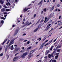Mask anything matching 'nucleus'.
Listing matches in <instances>:
<instances>
[{"label": "nucleus", "instance_id": "f257e3e1", "mask_svg": "<svg viewBox=\"0 0 62 62\" xmlns=\"http://www.w3.org/2000/svg\"><path fill=\"white\" fill-rule=\"evenodd\" d=\"M34 51H35V50H33L31 51L30 52V53L29 54L28 57H29L28 58H29V59H30V57H31V56H33V55L32 54V55H31V54H33V52H34Z\"/></svg>", "mask_w": 62, "mask_h": 62}, {"label": "nucleus", "instance_id": "f03ea898", "mask_svg": "<svg viewBox=\"0 0 62 62\" xmlns=\"http://www.w3.org/2000/svg\"><path fill=\"white\" fill-rule=\"evenodd\" d=\"M27 53H24L21 56V57L22 58H24V57L27 55Z\"/></svg>", "mask_w": 62, "mask_h": 62}, {"label": "nucleus", "instance_id": "7ed1b4c3", "mask_svg": "<svg viewBox=\"0 0 62 62\" xmlns=\"http://www.w3.org/2000/svg\"><path fill=\"white\" fill-rule=\"evenodd\" d=\"M14 41V40H12L11 41V42L8 45V47H9V46H10L11 45H12V44H13Z\"/></svg>", "mask_w": 62, "mask_h": 62}, {"label": "nucleus", "instance_id": "20e7f679", "mask_svg": "<svg viewBox=\"0 0 62 62\" xmlns=\"http://www.w3.org/2000/svg\"><path fill=\"white\" fill-rule=\"evenodd\" d=\"M54 50H55L51 54V56L52 57H54V56L53 55H54V54H55V53L56 52V51H55V49H54Z\"/></svg>", "mask_w": 62, "mask_h": 62}, {"label": "nucleus", "instance_id": "39448f33", "mask_svg": "<svg viewBox=\"0 0 62 62\" xmlns=\"http://www.w3.org/2000/svg\"><path fill=\"white\" fill-rule=\"evenodd\" d=\"M31 24V23H29V22H27L25 24V25L27 26L29 25H30V24Z\"/></svg>", "mask_w": 62, "mask_h": 62}, {"label": "nucleus", "instance_id": "423d86ee", "mask_svg": "<svg viewBox=\"0 0 62 62\" xmlns=\"http://www.w3.org/2000/svg\"><path fill=\"white\" fill-rule=\"evenodd\" d=\"M15 49L16 51H18V50L20 51V50H21V48L15 47Z\"/></svg>", "mask_w": 62, "mask_h": 62}, {"label": "nucleus", "instance_id": "0eeeda50", "mask_svg": "<svg viewBox=\"0 0 62 62\" xmlns=\"http://www.w3.org/2000/svg\"><path fill=\"white\" fill-rule=\"evenodd\" d=\"M49 18H47L46 17L45 18L44 22L46 23L48 21H49Z\"/></svg>", "mask_w": 62, "mask_h": 62}, {"label": "nucleus", "instance_id": "6e6552de", "mask_svg": "<svg viewBox=\"0 0 62 62\" xmlns=\"http://www.w3.org/2000/svg\"><path fill=\"white\" fill-rule=\"evenodd\" d=\"M50 25H51V24H48V25H47V29H48L49 28H50L51 27V26H50ZM50 26V27H49Z\"/></svg>", "mask_w": 62, "mask_h": 62}, {"label": "nucleus", "instance_id": "1a4fd4ad", "mask_svg": "<svg viewBox=\"0 0 62 62\" xmlns=\"http://www.w3.org/2000/svg\"><path fill=\"white\" fill-rule=\"evenodd\" d=\"M30 8H28L27 9L26 8H25V9H24L23 10L24 11H27L28 10V9H29Z\"/></svg>", "mask_w": 62, "mask_h": 62}, {"label": "nucleus", "instance_id": "9d476101", "mask_svg": "<svg viewBox=\"0 0 62 62\" xmlns=\"http://www.w3.org/2000/svg\"><path fill=\"white\" fill-rule=\"evenodd\" d=\"M4 0H0V3L1 4H3V3H4Z\"/></svg>", "mask_w": 62, "mask_h": 62}, {"label": "nucleus", "instance_id": "9b49d317", "mask_svg": "<svg viewBox=\"0 0 62 62\" xmlns=\"http://www.w3.org/2000/svg\"><path fill=\"white\" fill-rule=\"evenodd\" d=\"M17 58H18L17 57H16L15 58H14L13 60V61H15V60H16V59H17Z\"/></svg>", "mask_w": 62, "mask_h": 62}, {"label": "nucleus", "instance_id": "f8f14e48", "mask_svg": "<svg viewBox=\"0 0 62 62\" xmlns=\"http://www.w3.org/2000/svg\"><path fill=\"white\" fill-rule=\"evenodd\" d=\"M8 45H7L6 46V48H5V51L6 52V51L8 50Z\"/></svg>", "mask_w": 62, "mask_h": 62}, {"label": "nucleus", "instance_id": "ddd939ff", "mask_svg": "<svg viewBox=\"0 0 62 62\" xmlns=\"http://www.w3.org/2000/svg\"><path fill=\"white\" fill-rule=\"evenodd\" d=\"M48 56L49 58H51V54H49L48 55Z\"/></svg>", "mask_w": 62, "mask_h": 62}, {"label": "nucleus", "instance_id": "4468645a", "mask_svg": "<svg viewBox=\"0 0 62 62\" xmlns=\"http://www.w3.org/2000/svg\"><path fill=\"white\" fill-rule=\"evenodd\" d=\"M1 11L2 12H4V11H5V9L4 8L2 9H1Z\"/></svg>", "mask_w": 62, "mask_h": 62}, {"label": "nucleus", "instance_id": "2eb2a0df", "mask_svg": "<svg viewBox=\"0 0 62 62\" xmlns=\"http://www.w3.org/2000/svg\"><path fill=\"white\" fill-rule=\"evenodd\" d=\"M10 3H9V2H7L6 4V5H7L8 6V5H9V6H10Z\"/></svg>", "mask_w": 62, "mask_h": 62}, {"label": "nucleus", "instance_id": "dca6fc26", "mask_svg": "<svg viewBox=\"0 0 62 62\" xmlns=\"http://www.w3.org/2000/svg\"><path fill=\"white\" fill-rule=\"evenodd\" d=\"M14 49V47H13V45L11 46V50H13Z\"/></svg>", "mask_w": 62, "mask_h": 62}, {"label": "nucleus", "instance_id": "f3484780", "mask_svg": "<svg viewBox=\"0 0 62 62\" xmlns=\"http://www.w3.org/2000/svg\"><path fill=\"white\" fill-rule=\"evenodd\" d=\"M7 41V39H6L4 41V42H3V43H2V45H3L6 42V41Z\"/></svg>", "mask_w": 62, "mask_h": 62}, {"label": "nucleus", "instance_id": "a211bd4d", "mask_svg": "<svg viewBox=\"0 0 62 62\" xmlns=\"http://www.w3.org/2000/svg\"><path fill=\"white\" fill-rule=\"evenodd\" d=\"M43 2V0H41V1H40V2L38 4V5H40V4H42V2Z\"/></svg>", "mask_w": 62, "mask_h": 62}, {"label": "nucleus", "instance_id": "6ab92c4d", "mask_svg": "<svg viewBox=\"0 0 62 62\" xmlns=\"http://www.w3.org/2000/svg\"><path fill=\"white\" fill-rule=\"evenodd\" d=\"M49 54V51H47L46 52V54L45 55H47L48 54Z\"/></svg>", "mask_w": 62, "mask_h": 62}, {"label": "nucleus", "instance_id": "aec40b11", "mask_svg": "<svg viewBox=\"0 0 62 62\" xmlns=\"http://www.w3.org/2000/svg\"><path fill=\"white\" fill-rule=\"evenodd\" d=\"M53 39H52L51 40V41H50L49 42V44H50L51 43V42H52L53 41Z\"/></svg>", "mask_w": 62, "mask_h": 62}, {"label": "nucleus", "instance_id": "412c9836", "mask_svg": "<svg viewBox=\"0 0 62 62\" xmlns=\"http://www.w3.org/2000/svg\"><path fill=\"white\" fill-rule=\"evenodd\" d=\"M60 47H61V46H58L56 47V49H58V48H60Z\"/></svg>", "mask_w": 62, "mask_h": 62}, {"label": "nucleus", "instance_id": "4be33fe9", "mask_svg": "<svg viewBox=\"0 0 62 62\" xmlns=\"http://www.w3.org/2000/svg\"><path fill=\"white\" fill-rule=\"evenodd\" d=\"M54 6L51 8V10H53L54 9Z\"/></svg>", "mask_w": 62, "mask_h": 62}, {"label": "nucleus", "instance_id": "5701e85b", "mask_svg": "<svg viewBox=\"0 0 62 62\" xmlns=\"http://www.w3.org/2000/svg\"><path fill=\"white\" fill-rule=\"evenodd\" d=\"M38 29H39L38 28L36 29L35 30H34V32H37V31L38 30Z\"/></svg>", "mask_w": 62, "mask_h": 62}, {"label": "nucleus", "instance_id": "b1692460", "mask_svg": "<svg viewBox=\"0 0 62 62\" xmlns=\"http://www.w3.org/2000/svg\"><path fill=\"white\" fill-rule=\"evenodd\" d=\"M31 48H32V46H30L28 47V48L27 49V50H28V49H31Z\"/></svg>", "mask_w": 62, "mask_h": 62}, {"label": "nucleus", "instance_id": "393cba45", "mask_svg": "<svg viewBox=\"0 0 62 62\" xmlns=\"http://www.w3.org/2000/svg\"><path fill=\"white\" fill-rule=\"evenodd\" d=\"M60 50H61V49H58L57 50V52H58V53H59V52H60Z\"/></svg>", "mask_w": 62, "mask_h": 62}, {"label": "nucleus", "instance_id": "a878e982", "mask_svg": "<svg viewBox=\"0 0 62 62\" xmlns=\"http://www.w3.org/2000/svg\"><path fill=\"white\" fill-rule=\"evenodd\" d=\"M56 61L55 60H52V62H56Z\"/></svg>", "mask_w": 62, "mask_h": 62}, {"label": "nucleus", "instance_id": "bb28decb", "mask_svg": "<svg viewBox=\"0 0 62 62\" xmlns=\"http://www.w3.org/2000/svg\"><path fill=\"white\" fill-rule=\"evenodd\" d=\"M0 19L2 20H5V18L4 17H0Z\"/></svg>", "mask_w": 62, "mask_h": 62}, {"label": "nucleus", "instance_id": "cd10ccee", "mask_svg": "<svg viewBox=\"0 0 62 62\" xmlns=\"http://www.w3.org/2000/svg\"><path fill=\"white\" fill-rule=\"evenodd\" d=\"M6 11H10V9H6Z\"/></svg>", "mask_w": 62, "mask_h": 62}, {"label": "nucleus", "instance_id": "c85d7f7f", "mask_svg": "<svg viewBox=\"0 0 62 62\" xmlns=\"http://www.w3.org/2000/svg\"><path fill=\"white\" fill-rule=\"evenodd\" d=\"M17 32H16V33H15V34H14V36H15L16 35H17Z\"/></svg>", "mask_w": 62, "mask_h": 62}, {"label": "nucleus", "instance_id": "c756f323", "mask_svg": "<svg viewBox=\"0 0 62 62\" xmlns=\"http://www.w3.org/2000/svg\"><path fill=\"white\" fill-rule=\"evenodd\" d=\"M24 52V50H22L21 51H20L19 53H23Z\"/></svg>", "mask_w": 62, "mask_h": 62}, {"label": "nucleus", "instance_id": "7c9ffc66", "mask_svg": "<svg viewBox=\"0 0 62 62\" xmlns=\"http://www.w3.org/2000/svg\"><path fill=\"white\" fill-rule=\"evenodd\" d=\"M42 47H43V46H40V47L39 48V49H41L42 48Z\"/></svg>", "mask_w": 62, "mask_h": 62}, {"label": "nucleus", "instance_id": "2f4dec72", "mask_svg": "<svg viewBox=\"0 0 62 62\" xmlns=\"http://www.w3.org/2000/svg\"><path fill=\"white\" fill-rule=\"evenodd\" d=\"M54 47V46H52L51 47V48H50V50H51V51H52V48H53V47Z\"/></svg>", "mask_w": 62, "mask_h": 62}, {"label": "nucleus", "instance_id": "473e14b6", "mask_svg": "<svg viewBox=\"0 0 62 62\" xmlns=\"http://www.w3.org/2000/svg\"><path fill=\"white\" fill-rule=\"evenodd\" d=\"M3 7H4V8H8L7 7H6V6L5 5H4V6H3Z\"/></svg>", "mask_w": 62, "mask_h": 62}, {"label": "nucleus", "instance_id": "72a5a7b5", "mask_svg": "<svg viewBox=\"0 0 62 62\" xmlns=\"http://www.w3.org/2000/svg\"><path fill=\"white\" fill-rule=\"evenodd\" d=\"M3 54L2 53L0 55V56H3Z\"/></svg>", "mask_w": 62, "mask_h": 62}, {"label": "nucleus", "instance_id": "f704fd0d", "mask_svg": "<svg viewBox=\"0 0 62 62\" xmlns=\"http://www.w3.org/2000/svg\"><path fill=\"white\" fill-rule=\"evenodd\" d=\"M45 59V60H46L47 59V56H46L44 57Z\"/></svg>", "mask_w": 62, "mask_h": 62}, {"label": "nucleus", "instance_id": "c9c22d12", "mask_svg": "<svg viewBox=\"0 0 62 62\" xmlns=\"http://www.w3.org/2000/svg\"><path fill=\"white\" fill-rule=\"evenodd\" d=\"M45 44V43H44L43 44H42L41 46H42L43 47V46Z\"/></svg>", "mask_w": 62, "mask_h": 62}, {"label": "nucleus", "instance_id": "e433bc0d", "mask_svg": "<svg viewBox=\"0 0 62 62\" xmlns=\"http://www.w3.org/2000/svg\"><path fill=\"white\" fill-rule=\"evenodd\" d=\"M9 41H10V40H9L7 43V44H8L9 42Z\"/></svg>", "mask_w": 62, "mask_h": 62}, {"label": "nucleus", "instance_id": "4c0bfd02", "mask_svg": "<svg viewBox=\"0 0 62 62\" xmlns=\"http://www.w3.org/2000/svg\"><path fill=\"white\" fill-rule=\"evenodd\" d=\"M57 57H58V55H57L55 56V59H57Z\"/></svg>", "mask_w": 62, "mask_h": 62}, {"label": "nucleus", "instance_id": "58836bf2", "mask_svg": "<svg viewBox=\"0 0 62 62\" xmlns=\"http://www.w3.org/2000/svg\"><path fill=\"white\" fill-rule=\"evenodd\" d=\"M1 22L2 23H4V21L3 20H2L1 21Z\"/></svg>", "mask_w": 62, "mask_h": 62}, {"label": "nucleus", "instance_id": "ea45409f", "mask_svg": "<svg viewBox=\"0 0 62 62\" xmlns=\"http://www.w3.org/2000/svg\"><path fill=\"white\" fill-rule=\"evenodd\" d=\"M62 24V22H61L60 23H59L58 24V25H60V24H61H61Z\"/></svg>", "mask_w": 62, "mask_h": 62}, {"label": "nucleus", "instance_id": "a19ab883", "mask_svg": "<svg viewBox=\"0 0 62 62\" xmlns=\"http://www.w3.org/2000/svg\"><path fill=\"white\" fill-rule=\"evenodd\" d=\"M39 41H40V40H41V38H40L37 39V40H39Z\"/></svg>", "mask_w": 62, "mask_h": 62}, {"label": "nucleus", "instance_id": "79ce46f5", "mask_svg": "<svg viewBox=\"0 0 62 62\" xmlns=\"http://www.w3.org/2000/svg\"><path fill=\"white\" fill-rule=\"evenodd\" d=\"M29 43H30V41H28L27 42V44H29Z\"/></svg>", "mask_w": 62, "mask_h": 62}, {"label": "nucleus", "instance_id": "37998d69", "mask_svg": "<svg viewBox=\"0 0 62 62\" xmlns=\"http://www.w3.org/2000/svg\"><path fill=\"white\" fill-rule=\"evenodd\" d=\"M44 11H46V9L45 8L44 9Z\"/></svg>", "mask_w": 62, "mask_h": 62}, {"label": "nucleus", "instance_id": "c03bdc74", "mask_svg": "<svg viewBox=\"0 0 62 62\" xmlns=\"http://www.w3.org/2000/svg\"><path fill=\"white\" fill-rule=\"evenodd\" d=\"M49 44V43H47L45 45V46H46V45H48Z\"/></svg>", "mask_w": 62, "mask_h": 62}, {"label": "nucleus", "instance_id": "a18cd8bd", "mask_svg": "<svg viewBox=\"0 0 62 62\" xmlns=\"http://www.w3.org/2000/svg\"><path fill=\"white\" fill-rule=\"evenodd\" d=\"M14 47H18V46H17V45H14Z\"/></svg>", "mask_w": 62, "mask_h": 62}, {"label": "nucleus", "instance_id": "49530a36", "mask_svg": "<svg viewBox=\"0 0 62 62\" xmlns=\"http://www.w3.org/2000/svg\"><path fill=\"white\" fill-rule=\"evenodd\" d=\"M56 39H55L54 40V42H55V41H56Z\"/></svg>", "mask_w": 62, "mask_h": 62}, {"label": "nucleus", "instance_id": "de8ad7c7", "mask_svg": "<svg viewBox=\"0 0 62 62\" xmlns=\"http://www.w3.org/2000/svg\"><path fill=\"white\" fill-rule=\"evenodd\" d=\"M61 16H60L59 18V19H60V18H61Z\"/></svg>", "mask_w": 62, "mask_h": 62}, {"label": "nucleus", "instance_id": "09e8293b", "mask_svg": "<svg viewBox=\"0 0 62 62\" xmlns=\"http://www.w3.org/2000/svg\"><path fill=\"white\" fill-rule=\"evenodd\" d=\"M4 13V14H7V13L4 12V13Z\"/></svg>", "mask_w": 62, "mask_h": 62}, {"label": "nucleus", "instance_id": "8fccbe9b", "mask_svg": "<svg viewBox=\"0 0 62 62\" xmlns=\"http://www.w3.org/2000/svg\"><path fill=\"white\" fill-rule=\"evenodd\" d=\"M22 49H23V50L24 49V47H22Z\"/></svg>", "mask_w": 62, "mask_h": 62}, {"label": "nucleus", "instance_id": "3c124183", "mask_svg": "<svg viewBox=\"0 0 62 62\" xmlns=\"http://www.w3.org/2000/svg\"><path fill=\"white\" fill-rule=\"evenodd\" d=\"M61 22V21H58L57 22L59 23H60V22Z\"/></svg>", "mask_w": 62, "mask_h": 62}, {"label": "nucleus", "instance_id": "603ef678", "mask_svg": "<svg viewBox=\"0 0 62 62\" xmlns=\"http://www.w3.org/2000/svg\"><path fill=\"white\" fill-rule=\"evenodd\" d=\"M60 6V5L59 4H58L57 5V7H59Z\"/></svg>", "mask_w": 62, "mask_h": 62}, {"label": "nucleus", "instance_id": "864d4df0", "mask_svg": "<svg viewBox=\"0 0 62 62\" xmlns=\"http://www.w3.org/2000/svg\"><path fill=\"white\" fill-rule=\"evenodd\" d=\"M7 16V15H5L4 16V17H5V18H6Z\"/></svg>", "mask_w": 62, "mask_h": 62}, {"label": "nucleus", "instance_id": "5fc2aeb1", "mask_svg": "<svg viewBox=\"0 0 62 62\" xmlns=\"http://www.w3.org/2000/svg\"><path fill=\"white\" fill-rule=\"evenodd\" d=\"M19 54V53H18L17 54H15V56H16V55H17V54Z\"/></svg>", "mask_w": 62, "mask_h": 62}, {"label": "nucleus", "instance_id": "6e6d98bb", "mask_svg": "<svg viewBox=\"0 0 62 62\" xmlns=\"http://www.w3.org/2000/svg\"><path fill=\"white\" fill-rule=\"evenodd\" d=\"M55 0H53V2L54 3V2H55Z\"/></svg>", "mask_w": 62, "mask_h": 62}, {"label": "nucleus", "instance_id": "4d7b16f0", "mask_svg": "<svg viewBox=\"0 0 62 62\" xmlns=\"http://www.w3.org/2000/svg\"><path fill=\"white\" fill-rule=\"evenodd\" d=\"M23 36H25L26 35V34L25 33H24L23 34Z\"/></svg>", "mask_w": 62, "mask_h": 62}, {"label": "nucleus", "instance_id": "13d9d810", "mask_svg": "<svg viewBox=\"0 0 62 62\" xmlns=\"http://www.w3.org/2000/svg\"><path fill=\"white\" fill-rule=\"evenodd\" d=\"M55 54H56V55H58L59 54V53H56Z\"/></svg>", "mask_w": 62, "mask_h": 62}, {"label": "nucleus", "instance_id": "bf43d9fd", "mask_svg": "<svg viewBox=\"0 0 62 62\" xmlns=\"http://www.w3.org/2000/svg\"><path fill=\"white\" fill-rule=\"evenodd\" d=\"M16 2H18V0H15Z\"/></svg>", "mask_w": 62, "mask_h": 62}, {"label": "nucleus", "instance_id": "052dcab7", "mask_svg": "<svg viewBox=\"0 0 62 62\" xmlns=\"http://www.w3.org/2000/svg\"><path fill=\"white\" fill-rule=\"evenodd\" d=\"M2 49V47H0V51H1Z\"/></svg>", "mask_w": 62, "mask_h": 62}, {"label": "nucleus", "instance_id": "680f3d73", "mask_svg": "<svg viewBox=\"0 0 62 62\" xmlns=\"http://www.w3.org/2000/svg\"><path fill=\"white\" fill-rule=\"evenodd\" d=\"M43 19H42L41 21L40 22L41 23L42 22H43Z\"/></svg>", "mask_w": 62, "mask_h": 62}, {"label": "nucleus", "instance_id": "e2e57ef3", "mask_svg": "<svg viewBox=\"0 0 62 62\" xmlns=\"http://www.w3.org/2000/svg\"><path fill=\"white\" fill-rule=\"evenodd\" d=\"M48 41V40H47L45 42L46 43L47 42V41Z\"/></svg>", "mask_w": 62, "mask_h": 62}, {"label": "nucleus", "instance_id": "0e129e2a", "mask_svg": "<svg viewBox=\"0 0 62 62\" xmlns=\"http://www.w3.org/2000/svg\"><path fill=\"white\" fill-rule=\"evenodd\" d=\"M38 43V42H36V44L37 45V44Z\"/></svg>", "mask_w": 62, "mask_h": 62}, {"label": "nucleus", "instance_id": "69168bd1", "mask_svg": "<svg viewBox=\"0 0 62 62\" xmlns=\"http://www.w3.org/2000/svg\"><path fill=\"white\" fill-rule=\"evenodd\" d=\"M39 61V62H41V60H40Z\"/></svg>", "mask_w": 62, "mask_h": 62}, {"label": "nucleus", "instance_id": "338daca9", "mask_svg": "<svg viewBox=\"0 0 62 62\" xmlns=\"http://www.w3.org/2000/svg\"><path fill=\"white\" fill-rule=\"evenodd\" d=\"M55 11H57V9L56 8V9L55 10Z\"/></svg>", "mask_w": 62, "mask_h": 62}, {"label": "nucleus", "instance_id": "774afa93", "mask_svg": "<svg viewBox=\"0 0 62 62\" xmlns=\"http://www.w3.org/2000/svg\"><path fill=\"white\" fill-rule=\"evenodd\" d=\"M36 17V14H35L34 16V17Z\"/></svg>", "mask_w": 62, "mask_h": 62}]
</instances>
